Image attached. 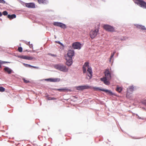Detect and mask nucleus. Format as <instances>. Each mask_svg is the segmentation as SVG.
I'll return each mask as SVG.
<instances>
[{
  "instance_id": "1",
  "label": "nucleus",
  "mask_w": 146,
  "mask_h": 146,
  "mask_svg": "<svg viewBox=\"0 0 146 146\" xmlns=\"http://www.w3.org/2000/svg\"><path fill=\"white\" fill-rule=\"evenodd\" d=\"M105 77L100 79L106 85H109L110 83L109 80L111 79V74L108 69H106L104 72Z\"/></svg>"
},
{
  "instance_id": "2",
  "label": "nucleus",
  "mask_w": 146,
  "mask_h": 146,
  "mask_svg": "<svg viewBox=\"0 0 146 146\" xmlns=\"http://www.w3.org/2000/svg\"><path fill=\"white\" fill-rule=\"evenodd\" d=\"M74 55V52L73 50H69L67 54V56L65 57L66 60V64L68 66H70L72 63V57Z\"/></svg>"
},
{
  "instance_id": "3",
  "label": "nucleus",
  "mask_w": 146,
  "mask_h": 146,
  "mask_svg": "<svg viewBox=\"0 0 146 146\" xmlns=\"http://www.w3.org/2000/svg\"><path fill=\"white\" fill-rule=\"evenodd\" d=\"M55 67L56 69L64 72H67L68 70V69L66 68L65 66L62 65H56L55 66Z\"/></svg>"
},
{
  "instance_id": "4",
  "label": "nucleus",
  "mask_w": 146,
  "mask_h": 146,
  "mask_svg": "<svg viewBox=\"0 0 146 146\" xmlns=\"http://www.w3.org/2000/svg\"><path fill=\"white\" fill-rule=\"evenodd\" d=\"M75 88L77 90H82L86 89H92V87L88 85H84L76 86Z\"/></svg>"
},
{
  "instance_id": "5",
  "label": "nucleus",
  "mask_w": 146,
  "mask_h": 146,
  "mask_svg": "<svg viewBox=\"0 0 146 146\" xmlns=\"http://www.w3.org/2000/svg\"><path fill=\"white\" fill-rule=\"evenodd\" d=\"M103 28L108 31L113 32L114 31V28L108 25H104L103 26Z\"/></svg>"
},
{
  "instance_id": "6",
  "label": "nucleus",
  "mask_w": 146,
  "mask_h": 146,
  "mask_svg": "<svg viewBox=\"0 0 146 146\" xmlns=\"http://www.w3.org/2000/svg\"><path fill=\"white\" fill-rule=\"evenodd\" d=\"M99 31L98 29H96L94 30H92L90 32V35L92 38H94L97 35Z\"/></svg>"
},
{
  "instance_id": "7",
  "label": "nucleus",
  "mask_w": 146,
  "mask_h": 146,
  "mask_svg": "<svg viewBox=\"0 0 146 146\" xmlns=\"http://www.w3.org/2000/svg\"><path fill=\"white\" fill-rule=\"evenodd\" d=\"M53 24L54 26H58L63 29H65L66 27L65 25L60 23L55 22Z\"/></svg>"
},
{
  "instance_id": "8",
  "label": "nucleus",
  "mask_w": 146,
  "mask_h": 146,
  "mask_svg": "<svg viewBox=\"0 0 146 146\" xmlns=\"http://www.w3.org/2000/svg\"><path fill=\"white\" fill-rule=\"evenodd\" d=\"M137 4L139 5L141 7L146 9V3L141 0H139Z\"/></svg>"
},
{
  "instance_id": "9",
  "label": "nucleus",
  "mask_w": 146,
  "mask_h": 146,
  "mask_svg": "<svg viewBox=\"0 0 146 146\" xmlns=\"http://www.w3.org/2000/svg\"><path fill=\"white\" fill-rule=\"evenodd\" d=\"M93 88L95 90H100L102 91L105 92L106 93H108L110 94H112V92L110 90H105L104 89H101L99 88H92H92Z\"/></svg>"
},
{
  "instance_id": "10",
  "label": "nucleus",
  "mask_w": 146,
  "mask_h": 146,
  "mask_svg": "<svg viewBox=\"0 0 146 146\" xmlns=\"http://www.w3.org/2000/svg\"><path fill=\"white\" fill-rule=\"evenodd\" d=\"M86 67H89V63L88 62H86L84 63V64L83 68V73L84 74L86 72Z\"/></svg>"
},
{
  "instance_id": "11",
  "label": "nucleus",
  "mask_w": 146,
  "mask_h": 146,
  "mask_svg": "<svg viewBox=\"0 0 146 146\" xmlns=\"http://www.w3.org/2000/svg\"><path fill=\"white\" fill-rule=\"evenodd\" d=\"M25 5L26 7L30 8H34L35 7V5L33 3H25Z\"/></svg>"
},
{
  "instance_id": "12",
  "label": "nucleus",
  "mask_w": 146,
  "mask_h": 146,
  "mask_svg": "<svg viewBox=\"0 0 146 146\" xmlns=\"http://www.w3.org/2000/svg\"><path fill=\"white\" fill-rule=\"evenodd\" d=\"M92 70L90 67H88L87 70L88 75L90 79H91L92 76Z\"/></svg>"
},
{
  "instance_id": "13",
  "label": "nucleus",
  "mask_w": 146,
  "mask_h": 146,
  "mask_svg": "<svg viewBox=\"0 0 146 146\" xmlns=\"http://www.w3.org/2000/svg\"><path fill=\"white\" fill-rule=\"evenodd\" d=\"M4 70L7 73H8V74H11L12 70L10 68L8 67H5L4 68Z\"/></svg>"
},
{
  "instance_id": "14",
  "label": "nucleus",
  "mask_w": 146,
  "mask_h": 146,
  "mask_svg": "<svg viewBox=\"0 0 146 146\" xmlns=\"http://www.w3.org/2000/svg\"><path fill=\"white\" fill-rule=\"evenodd\" d=\"M46 80L51 82H56L59 81V79L58 78H49L46 79Z\"/></svg>"
},
{
  "instance_id": "15",
  "label": "nucleus",
  "mask_w": 146,
  "mask_h": 146,
  "mask_svg": "<svg viewBox=\"0 0 146 146\" xmlns=\"http://www.w3.org/2000/svg\"><path fill=\"white\" fill-rule=\"evenodd\" d=\"M21 58L23 59L28 60H31L32 59V57L26 56H21Z\"/></svg>"
},
{
  "instance_id": "16",
  "label": "nucleus",
  "mask_w": 146,
  "mask_h": 146,
  "mask_svg": "<svg viewBox=\"0 0 146 146\" xmlns=\"http://www.w3.org/2000/svg\"><path fill=\"white\" fill-rule=\"evenodd\" d=\"M38 3L40 4H46L47 1L46 0H37Z\"/></svg>"
},
{
  "instance_id": "17",
  "label": "nucleus",
  "mask_w": 146,
  "mask_h": 146,
  "mask_svg": "<svg viewBox=\"0 0 146 146\" xmlns=\"http://www.w3.org/2000/svg\"><path fill=\"white\" fill-rule=\"evenodd\" d=\"M8 18L10 19L15 18L16 17V15L15 14L12 15H9L8 16Z\"/></svg>"
},
{
  "instance_id": "18",
  "label": "nucleus",
  "mask_w": 146,
  "mask_h": 146,
  "mask_svg": "<svg viewBox=\"0 0 146 146\" xmlns=\"http://www.w3.org/2000/svg\"><path fill=\"white\" fill-rule=\"evenodd\" d=\"M82 44L79 42H76L73 43L72 46H81Z\"/></svg>"
},
{
  "instance_id": "19",
  "label": "nucleus",
  "mask_w": 146,
  "mask_h": 146,
  "mask_svg": "<svg viewBox=\"0 0 146 146\" xmlns=\"http://www.w3.org/2000/svg\"><path fill=\"white\" fill-rule=\"evenodd\" d=\"M23 65H24V66H25L26 67H29V68L33 67V68H36V67L32 66L28 64H27L24 63Z\"/></svg>"
},
{
  "instance_id": "20",
  "label": "nucleus",
  "mask_w": 146,
  "mask_h": 146,
  "mask_svg": "<svg viewBox=\"0 0 146 146\" xmlns=\"http://www.w3.org/2000/svg\"><path fill=\"white\" fill-rule=\"evenodd\" d=\"M122 88L121 87H117L116 89V91L119 93L122 91Z\"/></svg>"
},
{
  "instance_id": "21",
  "label": "nucleus",
  "mask_w": 146,
  "mask_h": 146,
  "mask_svg": "<svg viewBox=\"0 0 146 146\" xmlns=\"http://www.w3.org/2000/svg\"><path fill=\"white\" fill-rule=\"evenodd\" d=\"M115 53V52H113V53H111V55L110 59V62H111V59L113 58L114 54Z\"/></svg>"
},
{
  "instance_id": "22",
  "label": "nucleus",
  "mask_w": 146,
  "mask_h": 146,
  "mask_svg": "<svg viewBox=\"0 0 146 146\" xmlns=\"http://www.w3.org/2000/svg\"><path fill=\"white\" fill-rule=\"evenodd\" d=\"M74 49H80L81 48V46H72Z\"/></svg>"
},
{
  "instance_id": "23",
  "label": "nucleus",
  "mask_w": 146,
  "mask_h": 146,
  "mask_svg": "<svg viewBox=\"0 0 146 146\" xmlns=\"http://www.w3.org/2000/svg\"><path fill=\"white\" fill-rule=\"evenodd\" d=\"M56 90L60 92H63L65 91L66 90V89L64 88H61L57 89Z\"/></svg>"
},
{
  "instance_id": "24",
  "label": "nucleus",
  "mask_w": 146,
  "mask_h": 146,
  "mask_svg": "<svg viewBox=\"0 0 146 146\" xmlns=\"http://www.w3.org/2000/svg\"><path fill=\"white\" fill-rule=\"evenodd\" d=\"M5 91V88L3 87H0V92H2Z\"/></svg>"
},
{
  "instance_id": "25",
  "label": "nucleus",
  "mask_w": 146,
  "mask_h": 146,
  "mask_svg": "<svg viewBox=\"0 0 146 146\" xmlns=\"http://www.w3.org/2000/svg\"><path fill=\"white\" fill-rule=\"evenodd\" d=\"M23 80L24 82L25 83H28L29 82V81L28 80H26L25 78L23 79Z\"/></svg>"
},
{
  "instance_id": "26",
  "label": "nucleus",
  "mask_w": 146,
  "mask_h": 146,
  "mask_svg": "<svg viewBox=\"0 0 146 146\" xmlns=\"http://www.w3.org/2000/svg\"><path fill=\"white\" fill-rule=\"evenodd\" d=\"M141 29L142 30H146V28H145V26L141 25Z\"/></svg>"
},
{
  "instance_id": "27",
  "label": "nucleus",
  "mask_w": 146,
  "mask_h": 146,
  "mask_svg": "<svg viewBox=\"0 0 146 146\" xmlns=\"http://www.w3.org/2000/svg\"><path fill=\"white\" fill-rule=\"evenodd\" d=\"M18 50L19 52H21L22 51V48L21 47H19L18 49Z\"/></svg>"
},
{
  "instance_id": "28",
  "label": "nucleus",
  "mask_w": 146,
  "mask_h": 146,
  "mask_svg": "<svg viewBox=\"0 0 146 146\" xmlns=\"http://www.w3.org/2000/svg\"><path fill=\"white\" fill-rule=\"evenodd\" d=\"M129 89L131 91H133L134 89V87L133 86H130L129 87Z\"/></svg>"
},
{
  "instance_id": "29",
  "label": "nucleus",
  "mask_w": 146,
  "mask_h": 146,
  "mask_svg": "<svg viewBox=\"0 0 146 146\" xmlns=\"http://www.w3.org/2000/svg\"><path fill=\"white\" fill-rule=\"evenodd\" d=\"M142 103L146 106V100H143L142 102Z\"/></svg>"
},
{
  "instance_id": "30",
  "label": "nucleus",
  "mask_w": 146,
  "mask_h": 146,
  "mask_svg": "<svg viewBox=\"0 0 146 146\" xmlns=\"http://www.w3.org/2000/svg\"><path fill=\"white\" fill-rule=\"evenodd\" d=\"M7 12L6 11H4L3 12V14L4 15H7Z\"/></svg>"
},
{
  "instance_id": "31",
  "label": "nucleus",
  "mask_w": 146,
  "mask_h": 146,
  "mask_svg": "<svg viewBox=\"0 0 146 146\" xmlns=\"http://www.w3.org/2000/svg\"><path fill=\"white\" fill-rule=\"evenodd\" d=\"M0 3L4 4L5 3V2L4 0H0Z\"/></svg>"
},
{
  "instance_id": "32",
  "label": "nucleus",
  "mask_w": 146,
  "mask_h": 146,
  "mask_svg": "<svg viewBox=\"0 0 146 146\" xmlns=\"http://www.w3.org/2000/svg\"><path fill=\"white\" fill-rule=\"evenodd\" d=\"M55 42L57 43H58L61 46H63V44L60 42L58 41H55Z\"/></svg>"
},
{
  "instance_id": "33",
  "label": "nucleus",
  "mask_w": 146,
  "mask_h": 146,
  "mask_svg": "<svg viewBox=\"0 0 146 146\" xmlns=\"http://www.w3.org/2000/svg\"><path fill=\"white\" fill-rule=\"evenodd\" d=\"M141 25H137L136 26V27L139 29H141Z\"/></svg>"
},
{
  "instance_id": "34",
  "label": "nucleus",
  "mask_w": 146,
  "mask_h": 146,
  "mask_svg": "<svg viewBox=\"0 0 146 146\" xmlns=\"http://www.w3.org/2000/svg\"><path fill=\"white\" fill-rule=\"evenodd\" d=\"M7 62H6L3 61H2L0 60V63H1V64H3V63H6Z\"/></svg>"
},
{
  "instance_id": "35",
  "label": "nucleus",
  "mask_w": 146,
  "mask_h": 146,
  "mask_svg": "<svg viewBox=\"0 0 146 146\" xmlns=\"http://www.w3.org/2000/svg\"><path fill=\"white\" fill-rule=\"evenodd\" d=\"M2 15V13L1 12H0V17H1Z\"/></svg>"
},
{
  "instance_id": "36",
  "label": "nucleus",
  "mask_w": 146,
  "mask_h": 146,
  "mask_svg": "<svg viewBox=\"0 0 146 146\" xmlns=\"http://www.w3.org/2000/svg\"><path fill=\"white\" fill-rule=\"evenodd\" d=\"M54 99V98H52L51 99L52 100V99Z\"/></svg>"
},
{
  "instance_id": "37",
  "label": "nucleus",
  "mask_w": 146,
  "mask_h": 146,
  "mask_svg": "<svg viewBox=\"0 0 146 146\" xmlns=\"http://www.w3.org/2000/svg\"><path fill=\"white\" fill-rule=\"evenodd\" d=\"M136 0L138 2V0Z\"/></svg>"
},
{
  "instance_id": "38",
  "label": "nucleus",
  "mask_w": 146,
  "mask_h": 146,
  "mask_svg": "<svg viewBox=\"0 0 146 146\" xmlns=\"http://www.w3.org/2000/svg\"><path fill=\"white\" fill-rule=\"evenodd\" d=\"M1 67V66L0 65V68Z\"/></svg>"
}]
</instances>
